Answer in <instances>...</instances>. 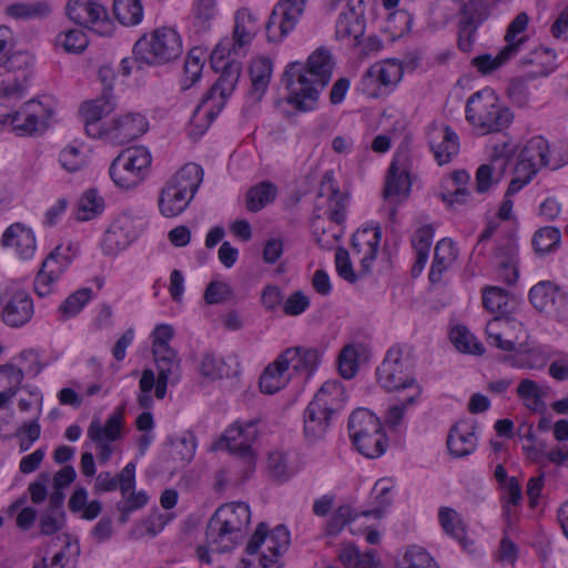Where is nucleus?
<instances>
[{
  "mask_svg": "<svg viewBox=\"0 0 568 568\" xmlns=\"http://www.w3.org/2000/svg\"><path fill=\"white\" fill-rule=\"evenodd\" d=\"M333 69V57L323 47L316 49L305 63H288L282 75V82L288 91L286 102L297 111H313L322 90L331 81Z\"/></svg>",
  "mask_w": 568,
  "mask_h": 568,
  "instance_id": "1",
  "label": "nucleus"
},
{
  "mask_svg": "<svg viewBox=\"0 0 568 568\" xmlns=\"http://www.w3.org/2000/svg\"><path fill=\"white\" fill-rule=\"evenodd\" d=\"M250 520L251 510L245 503H233L219 507L206 525L207 546L217 552L232 550L237 545Z\"/></svg>",
  "mask_w": 568,
  "mask_h": 568,
  "instance_id": "2",
  "label": "nucleus"
},
{
  "mask_svg": "<svg viewBox=\"0 0 568 568\" xmlns=\"http://www.w3.org/2000/svg\"><path fill=\"white\" fill-rule=\"evenodd\" d=\"M417 357L415 348L408 344L393 345L376 369L379 385L387 392L416 386L414 377Z\"/></svg>",
  "mask_w": 568,
  "mask_h": 568,
  "instance_id": "3",
  "label": "nucleus"
},
{
  "mask_svg": "<svg viewBox=\"0 0 568 568\" xmlns=\"http://www.w3.org/2000/svg\"><path fill=\"white\" fill-rule=\"evenodd\" d=\"M182 52L181 36L170 27H161L143 34L133 45L135 59L148 65L170 63L180 58Z\"/></svg>",
  "mask_w": 568,
  "mask_h": 568,
  "instance_id": "4",
  "label": "nucleus"
},
{
  "mask_svg": "<svg viewBox=\"0 0 568 568\" xmlns=\"http://www.w3.org/2000/svg\"><path fill=\"white\" fill-rule=\"evenodd\" d=\"M343 394L337 381L325 382L304 410V435L310 443L317 442L327 433L335 413V402Z\"/></svg>",
  "mask_w": 568,
  "mask_h": 568,
  "instance_id": "5",
  "label": "nucleus"
},
{
  "mask_svg": "<svg viewBox=\"0 0 568 568\" xmlns=\"http://www.w3.org/2000/svg\"><path fill=\"white\" fill-rule=\"evenodd\" d=\"M513 119L510 109L499 105L497 95L490 89L477 91L467 100L466 120L484 134L504 130Z\"/></svg>",
  "mask_w": 568,
  "mask_h": 568,
  "instance_id": "6",
  "label": "nucleus"
},
{
  "mask_svg": "<svg viewBox=\"0 0 568 568\" xmlns=\"http://www.w3.org/2000/svg\"><path fill=\"white\" fill-rule=\"evenodd\" d=\"M347 428L356 449L367 458L383 455L387 446V437L379 418L366 408L354 410Z\"/></svg>",
  "mask_w": 568,
  "mask_h": 568,
  "instance_id": "7",
  "label": "nucleus"
},
{
  "mask_svg": "<svg viewBox=\"0 0 568 568\" xmlns=\"http://www.w3.org/2000/svg\"><path fill=\"white\" fill-rule=\"evenodd\" d=\"M221 62H223L221 65V75L203 95L200 104L194 111V116H197L201 110L206 108L205 116L207 118V123L205 129L216 119L221 110L224 108L226 99L234 91L242 71V64L239 61H224V59L216 60L215 63L212 61L215 69H217V64Z\"/></svg>",
  "mask_w": 568,
  "mask_h": 568,
  "instance_id": "8",
  "label": "nucleus"
},
{
  "mask_svg": "<svg viewBox=\"0 0 568 568\" xmlns=\"http://www.w3.org/2000/svg\"><path fill=\"white\" fill-rule=\"evenodd\" d=\"M151 160L150 152L143 146L126 149L112 161L110 176L121 189L135 187L148 175Z\"/></svg>",
  "mask_w": 568,
  "mask_h": 568,
  "instance_id": "9",
  "label": "nucleus"
},
{
  "mask_svg": "<svg viewBox=\"0 0 568 568\" xmlns=\"http://www.w3.org/2000/svg\"><path fill=\"white\" fill-rule=\"evenodd\" d=\"M54 109L49 98L31 99L12 113H0L4 123H10L18 135H33L43 132L53 115Z\"/></svg>",
  "mask_w": 568,
  "mask_h": 568,
  "instance_id": "10",
  "label": "nucleus"
},
{
  "mask_svg": "<svg viewBox=\"0 0 568 568\" xmlns=\"http://www.w3.org/2000/svg\"><path fill=\"white\" fill-rule=\"evenodd\" d=\"M402 77L403 68L396 60L376 62L364 72L357 90L367 98L377 99L393 91Z\"/></svg>",
  "mask_w": 568,
  "mask_h": 568,
  "instance_id": "11",
  "label": "nucleus"
},
{
  "mask_svg": "<svg viewBox=\"0 0 568 568\" xmlns=\"http://www.w3.org/2000/svg\"><path fill=\"white\" fill-rule=\"evenodd\" d=\"M257 424L258 419L256 418L247 422L236 420L223 434L227 449L230 453L239 455L240 463L246 473H252L255 467V457L251 446L257 438Z\"/></svg>",
  "mask_w": 568,
  "mask_h": 568,
  "instance_id": "12",
  "label": "nucleus"
},
{
  "mask_svg": "<svg viewBox=\"0 0 568 568\" xmlns=\"http://www.w3.org/2000/svg\"><path fill=\"white\" fill-rule=\"evenodd\" d=\"M307 0H278L265 24L268 42H282L296 27Z\"/></svg>",
  "mask_w": 568,
  "mask_h": 568,
  "instance_id": "13",
  "label": "nucleus"
},
{
  "mask_svg": "<svg viewBox=\"0 0 568 568\" xmlns=\"http://www.w3.org/2000/svg\"><path fill=\"white\" fill-rule=\"evenodd\" d=\"M233 40L221 41L213 50L212 60H223L225 52H236L237 49L250 44L260 31L258 19L248 8H241L234 18Z\"/></svg>",
  "mask_w": 568,
  "mask_h": 568,
  "instance_id": "14",
  "label": "nucleus"
},
{
  "mask_svg": "<svg viewBox=\"0 0 568 568\" xmlns=\"http://www.w3.org/2000/svg\"><path fill=\"white\" fill-rule=\"evenodd\" d=\"M568 162V148H566V159L556 161L551 164L549 143L542 136H534L524 145L518 155V161L515 166L518 171L531 175H536L541 168L551 166L556 170Z\"/></svg>",
  "mask_w": 568,
  "mask_h": 568,
  "instance_id": "15",
  "label": "nucleus"
},
{
  "mask_svg": "<svg viewBox=\"0 0 568 568\" xmlns=\"http://www.w3.org/2000/svg\"><path fill=\"white\" fill-rule=\"evenodd\" d=\"M488 16V6L481 0H470L460 9L457 47L462 52L473 50L478 27Z\"/></svg>",
  "mask_w": 568,
  "mask_h": 568,
  "instance_id": "16",
  "label": "nucleus"
},
{
  "mask_svg": "<svg viewBox=\"0 0 568 568\" xmlns=\"http://www.w3.org/2000/svg\"><path fill=\"white\" fill-rule=\"evenodd\" d=\"M138 221L129 213L119 214L103 234L101 248L105 255H115L139 235Z\"/></svg>",
  "mask_w": 568,
  "mask_h": 568,
  "instance_id": "17",
  "label": "nucleus"
},
{
  "mask_svg": "<svg viewBox=\"0 0 568 568\" xmlns=\"http://www.w3.org/2000/svg\"><path fill=\"white\" fill-rule=\"evenodd\" d=\"M148 130V121L140 113H126L114 118L105 128L100 140L113 145H123L140 138Z\"/></svg>",
  "mask_w": 568,
  "mask_h": 568,
  "instance_id": "18",
  "label": "nucleus"
},
{
  "mask_svg": "<svg viewBox=\"0 0 568 568\" xmlns=\"http://www.w3.org/2000/svg\"><path fill=\"white\" fill-rule=\"evenodd\" d=\"M115 109L114 97L101 94L97 99L84 101L80 106V116L88 136L100 139L108 124L101 120Z\"/></svg>",
  "mask_w": 568,
  "mask_h": 568,
  "instance_id": "19",
  "label": "nucleus"
},
{
  "mask_svg": "<svg viewBox=\"0 0 568 568\" xmlns=\"http://www.w3.org/2000/svg\"><path fill=\"white\" fill-rule=\"evenodd\" d=\"M60 250L61 246H57L49 253L34 278V292L40 297H45L53 292L54 283L71 264L70 257L62 255Z\"/></svg>",
  "mask_w": 568,
  "mask_h": 568,
  "instance_id": "20",
  "label": "nucleus"
},
{
  "mask_svg": "<svg viewBox=\"0 0 568 568\" xmlns=\"http://www.w3.org/2000/svg\"><path fill=\"white\" fill-rule=\"evenodd\" d=\"M529 302L540 313L556 314L568 304L567 294L554 282L541 281L529 290Z\"/></svg>",
  "mask_w": 568,
  "mask_h": 568,
  "instance_id": "21",
  "label": "nucleus"
},
{
  "mask_svg": "<svg viewBox=\"0 0 568 568\" xmlns=\"http://www.w3.org/2000/svg\"><path fill=\"white\" fill-rule=\"evenodd\" d=\"M477 423L474 419L457 422L449 430L447 447L456 458H463L473 454L477 447Z\"/></svg>",
  "mask_w": 568,
  "mask_h": 568,
  "instance_id": "22",
  "label": "nucleus"
},
{
  "mask_svg": "<svg viewBox=\"0 0 568 568\" xmlns=\"http://www.w3.org/2000/svg\"><path fill=\"white\" fill-rule=\"evenodd\" d=\"M428 143L439 165L450 162L459 151L458 135L448 125L430 128Z\"/></svg>",
  "mask_w": 568,
  "mask_h": 568,
  "instance_id": "23",
  "label": "nucleus"
},
{
  "mask_svg": "<svg viewBox=\"0 0 568 568\" xmlns=\"http://www.w3.org/2000/svg\"><path fill=\"white\" fill-rule=\"evenodd\" d=\"M406 162V155H396L392 161L383 190V196L385 200L400 195L407 197L410 192L412 183Z\"/></svg>",
  "mask_w": 568,
  "mask_h": 568,
  "instance_id": "24",
  "label": "nucleus"
},
{
  "mask_svg": "<svg viewBox=\"0 0 568 568\" xmlns=\"http://www.w3.org/2000/svg\"><path fill=\"white\" fill-rule=\"evenodd\" d=\"M382 231L376 229H364L357 231L352 237V248L356 254H362L361 273L367 274L371 271L373 262L376 260Z\"/></svg>",
  "mask_w": 568,
  "mask_h": 568,
  "instance_id": "25",
  "label": "nucleus"
},
{
  "mask_svg": "<svg viewBox=\"0 0 568 568\" xmlns=\"http://www.w3.org/2000/svg\"><path fill=\"white\" fill-rule=\"evenodd\" d=\"M2 246L12 247L23 260L31 258L36 252V236L30 227L22 223L11 224L1 239Z\"/></svg>",
  "mask_w": 568,
  "mask_h": 568,
  "instance_id": "26",
  "label": "nucleus"
},
{
  "mask_svg": "<svg viewBox=\"0 0 568 568\" xmlns=\"http://www.w3.org/2000/svg\"><path fill=\"white\" fill-rule=\"evenodd\" d=\"M34 312L33 301L26 292H17L11 296L2 310L3 322L11 327L27 324Z\"/></svg>",
  "mask_w": 568,
  "mask_h": 568,
  "instance_id": "27",
  "label": "nucleus"
},
{
  "mask_svg": "<svg viewBox=\"0 0 568 568\" xmlns=\"http://www.w3.org/2000/svg\"><path fill=\"white\" fill-rule=\"evenodd\" d=\"M124 406L115 408L108 417L104 425L99 417H93L88 427V437L93 444H100L101 440L115 442L121 437L123 427Z\"/></svg>",
  "mask_w": 568,
  "mask_h": 568,
  "instance_id": "28",
  "label": "nucleus"
},
{
  "mask_svg": "<svg viewBox=\"0 0 568 568\" xmlns=\"http://www.w3.org/2000/svg\"><path fill=\"white\" fill-rule=\"evenodd\" d=\"M556 57L552 49L538 47L520 60V65L527 69L526 77L529 79L546 77L555 70Z\"/></svg>",
  "mask_w": 568,
  "mask_h": 568,
  "instance_id": "29",
  "label": "nucleus"
},
{
  "mask_svg": "<svg viewBox=\"0 0 568 568\" xmlns=\"http://www.w3.org/2000/svg\"><path fill=\"white\" fill-rule=\"evenodd\" d=\"M65 11L80 26L95 24L108 19L106 9L92 0H69Z\"/></svg>",
  "mask_w": 568,
  "mask_h": 568,
  "instance_id": "30",
  "label": "nucleus"
},
{
  "mask_svg": "<svg viewBox=\"0 0 568 568\" xmlns=\"http://www.w3.org/2000/svg\"><path fill=\"white\" fill-rule=\"evenodd\" d=\"M438 520L448 536L456 539L465 550L469 552L474 551V541L467 537L466 525L455 509L440 507L438 510Z\"/></svg>",
  "mask_w": 568,
  "mask_h": 568,
  "instance_id": "31",
  "label": "nucleus"
},
{
  "mask_svg": "<svg viewBox=\"0 0 568 568\" xmlns=\"http://www.w3.org/2000/svg\"><path fill=\"white\" fill-rule=\"evenodd\" d=\"M193 197L190 194L176 190L165 183L160 192L158 205L160 213L165 217H174L182 214L190 205Z\"/></svg>",
  "mask_w": 568,
  "mask_h": 568,
  "instance_id": "32",
  "label": "nucleus"
},
{
  "mask_svg": "<svg viewBox=\"0 0 568 568\" xmlns=\"http://www.w3.org/2000/svg\"><path fill=\"white\" fill-rule=\"evenodd\" d=\"M327 189L328 196V219L331 222L339 225L345 221V210L347 195L338 190V187L334 183L333 173L326 172L322 185L320 195H323L325 190Z\"/></svg>",
  "mask_w": 568,
  "mask_h": 568,
  "instance_id": "33",
  "label": "nucleus"
},
{
  "mask_svg": "<svg viewBox=\"0 0 568 568\" xmlns=\"http://www.w3.org/2000/svg\"><path fill=\"white\" fill-rule=\"evenodd\" d=\"M216 17V0H194L190 16L193 33L204 34L210 32Z\"/></svg>",
  "mask_w": 568,
  "mask_h": 568,
  "instance_id": "34",
  "label": "nucleus"
},
{
  "mask_svg": "<svg viewBox=\"0 0 568 568\" xmlns=\"http://www.w3.org/2000/svg\"><path fill=\"white\" fill-rule=\"evenodd\" d=\"M203 169L196 163H187L182 166L166 183L176 190L190 194L194 197L202 181Z\"/></svg>",
  "mask_w": 568,
  "mask_h": 568,
  "instance_id": "35",
  "label": "nucleus"
},
{
  "mask_svg": "<svg viewBox=\"0 0 568 568\" xmlns=\"http://www.w3.org/2000/svg\"><path fill=\"white\" fill-rule=\"evenodd\" d=\"M507 159L503 156H494L491 163L481 164L475 175L476 191L480 194H485L494 185L498 184L507 166Z\"/></svg>",
  "mask_w": 568,
  "mask_h": 568,
  "instance_id": "36",
  "label": "nucleus"
},
{
  "mask_svg": "<svg viewBox=\"0 0 568 568\" xmlns=\"http://www.w3.org/2000/svg\"><path fill=\"white\" fill-rule=\"evenodd\" d=\"M291 544V534L286 526L277 525L270 535L267 534V550L271 555L262 554L260 565L262 568H268L276 558L287 551Z\"/></svg>",
  "mask_w": 568,
  "mask_h": 568,
  "instance_id": "37",
  "label": "nucleus"
},
{
  "mask_svg": "<svg viewBox=\"0 0 568 568\" xmlns=\"http://www.w3.org/2000/svg\"><path fill=\"white\" fill-rule=\"evenodd\" d=\"M272 62L266 58H260L254 60L248 69L252 89L250 94L260 101L267 90L271 77H272Z\"/></svg>",
  "mask_w": 568,
  "mask_h": 568,
  "instance_id": "38",
  "label": "nucleus"
},
{
  "mask_svg": "<svg viewBox=\"0 0 568 568\" xmlns=\"http://www.w3.org/2000/svg\"><path fill=\"white\" fill-rule=\"evenodd\" d=\"M515 300L508 291L499 286H489L483 291V304L486 310L506 321V315L511 312Z\"/></svg>",
  "mask_w": 568,
  "mask_h": 568,
  "instance_id": "39",
  "label": "nucleus"
},
{
  "mask_svg": "<svg viewBox=\"0 0 568 568\" xmlns=\"http://www.w3.org/2000/svg\"><path fill=\"white\" fill-rule=\"evenodd\" d=\"M169 455L173 460L191 462L195 455L196 437L192 432H183L169 438Z\"/></svg>",
  "mask_w": 568,
  "mask_h": 568,
  "instance_id": "40",
  "label": "nucleus"
},
{
  "mask_svg": "<svg viewBox=\"0 0 568 568\" xmlns=\"http://www.w3.org/2000/svg\"><path fill=\"white\" fill-rule=\"evenodd\" d=\"M516 55L514 44L505 45L496 57L489 53L480 54L471 59L470 64L481 74H489L500 68Z\"/></svg>",
  "mask_w": 568,
  "mask_h": 568,
  "instance_id": "41",
  "label": "nucleus"
},
{
  "mask_svg": "<svg viewBox=\"0 0 568 568\" xmlns=\"http://www.w3.org/2000/svg\"><path fill=\"white\" fill-rule=\"evenodd\" d=\"M158 368V377H165L171 384L179 382L181 376V361L174 349L153 353Z\"/></svg>",
  "mask_w": 568,
  "mask_h": 568,
  "instance_id": "42",
  "label": "nucleus"
},
{
  "mask_svg": "<svg viewBox=\"0 0 568 568\" xmlns=\"http://www.w3.org/2000/svg\"><path fill=\"white\" fill-rule=\"evenodd\" d=\"M115 19L123 26L139 24L143 19V7L140 0H113Z\"/></svg>",
  "mask_w": 568,
  "mask_h": 568,
  "instance_id": "43",
  "label": "nucleus"
},
{
  "mask_svg": "<svg viewBox=\"0 0 568 568\" xmlns=\"http://www.w3.org/2000/svg\"><path fill=\"white\" fill-rule=\"evenodd\" d=\"M104 210V200L95 189L85 191L79 199L75 219L84 222L100 215Z\"/></svg>",
  "mask_w": 568,
  "mask_h": 568,
  "instance_id": "44",
  "label": "nucleus"
},
{
  "mask_svg": "<svg viewBox=\"0 0 568 568\" xmlns=\"http://www.w3.org/2000/svg\"><path fill=\"white\" fill-rule=\"evenodd\" d=\"M0 64L8 73L18 74V77L27 75V83L32 77L33 58L27 51L11 52L4 55Z\"/></svg>",
  "mask_w": 568,
  "mask_h": 568,
  "instance_id": "45",
  "label": "nucleus"
},
{
  "mask_svg": "<svg viewBox=\"0 0 568 568\" xmlns=\"http://www.w3.org/2000/svg\"><path fill=\"white\" fill-rule=\"evenodd\" d=\"M276 197V186L272 182H262L252 186L246 193V209L258 212Z\"/></svg>",
  "mask_w": 568,
  "mask_h": 568,
  "instance_id": "46",
  "label": "nucleus"
},
{
  "mask_svg": "<svg viewBox=\"0 0 568 568\" xmlns=\"http://www.w3.org/2000/svg\"><path fill=\"white\" fill-rule=\"evenodd\" d=\"M6 13L14 19H34L44 18L51 13V7L48 2H18L6 8Z\"/></svg>",
  "mask_w": 568,
  "mask_h": 568,
  "instance_id": "47",
  "label": "nucleus"
},
{
  "mask_svg": "<svg viewBox=\"0 0 568 568\" xmlns=\"http://www.w3.org/2000/svg\"><path fill=\"white\" fill-rule=\"evenodd\" d=\"M91 298L92 290L89 287L80 288L69 295L58 308L61 320L65 321L79 314Z\"/></svg>",
  "mask_w": 568,
  "mask_h": 568,
  "instance_id": "48",
  "label": "nucleus"
},
{
  "mask_svg": "<svg viewBox=\"0 0 568 568\" xmlns=\"http://www.w3.org/2000/svg\"><path fill=\"white\" fill-rule=\"evenodd\" d=\"M358 516L359 514L355 513L348 504L339 505L325 525V535L331 537L337 536L346 525L354 521Z\"/></svg>",
  "mask_w": 568,
  "mask_h": 568,
  "instance_id": "49",
  "label": "nucleus"
},
{
  "mask_svg": "<svg viewBox=\"0 0 568 568\" xmlns=\"http://www.w3.org/2000/svg\"><path fill=\"white\" fill-rule=\"evenodd\" d=\"M560 239L561 234L559 229L555 226H545L536 231L532 237V245L538 254L545 255L558 248Z\"/></svg>",
  "mask_w": 568,
  "mask_h": 568,
  "instance_id": "50",
  "label": "nucleus"
},
{
  "mask_svg": "<svg viewBox=\"0 0 568 568\" xmlns=\"http://www.w3.org/2000/svg\"><path fill=\"white\" fill-rule=\"evenodd\" d=\"M285 373L286 372L282 369V367L276 365L275 359L264 369L260 377L258 386L261 392L272 395L282 389L287 382L284 376Z\"/></svg>",
  "mask_w": 568,
  "mask_h": 568,
  "instance_id": "51",
  "label": "nucleus"
},
{
  "mask_svg": "<svg viewBox=\"0 0 568 568\" xmlns=\"http://www.w3.org/2000/svg\"><path fill=\"white\" fill-rule=\"evenodd\" d=\"M397 568H439L433 557L422 547L410 546Z\"/></svg>",
  "mask_w": 568,
  "mask_h": 568,
  "instance_id": "52",
  "label": "nucleus"
},
{
  "mask_svg": "<svg viewBox=\"0 0 568 568\" xmlns=\"http://www.w3.org/2000/svg\"><path fill=\"white\" fill-rule=\"evenodd\" d=\"M450 339L460 352L474 355H481L484 353L483 344L478 343L476 337L465 326H456L453 328Z\"/></svg>",
  "mask_w": 568,
  "mask_h": 568,
  "instance_id": "53",
  "label": "nucleus"
},
{
  "mask_svg": "<svg viewBox=\"0 0 568 568\" xmlns=\"http://www.w3.org/2000/svg\"><path fill=\"white\" fill-rule=\"evenodd\" d=\"M517 395L523 399L526 406L532 410L544 407L542 393L537 383L529 378L520 381L517 387Z\"/></svg>",
  "mask_w": 568,
  "mask_h": 568,
  "instance_id": "54",
  "label": "nucleus"
},
{
  "mask_svg": "<svg viewBox=\"0 0 568 568\" xmlns=\"http://www.w3.org/2000/svg\"><path fill=\"white\" fill-rule=\"evenodd\" d=\"M313 237L322 250H332L341 237V232H335L332 227H326L324 221L320 216H315L312 221Z\"/></svg>",
  "mask_w": 568,
  "mask_h": 568,
  "instance_id": "55",
  "label": "nucleus"
},
{
  "mask_svg": "<svg viewBox=\"0 0 568 568\" xmlns=\"http://www.w3.org/2000/svg\"><path fill=\"white\" fill-rule=\"evenodd\" d=\"M527 77H517L510 80L507 88V97L518 108H527L530 101V91Z\"/></svg>",
  "mask_w": 568,
  "mask_h": 568,
  "instance_id": "56",
  "label": "nucleus"
},
{
  "mask_svg": "<svg viewBox=\"0 0 568 568\" xmlns=\"http://www.w3.org/2000/svg\"><path fill=\"white\" fill-rule=\"evenodd\" d=\"M27 87V75L11 74L0 67V98L19 95Z\"/></svg>",
  "mask_w": 568,
  "mask_h": 568,
  "instance_id": "57",
  "label": "nucleus"
},
{
  "mask_svg": "<svg viewBox=\"0 0 568 568\" xmlns=\"http://www.w3.org/2000/svg\"><path fill=\"white\" fill-rule=\"evenodd\" d=\"M358 353L354 345H346L337 358L338 372L343 378H353L358 371Z\"/></svg>",
  "mask_w": 568,
  "mask_h": 568,
  "instance_id": "58",
  "label": "nucleus"
},
{
  "mask_svg": "<svg viewBox=\"0 0 568 568\" xmlns=\"http://www.w3.org/2000/svg\"><path fill=\"white\" fill-rule=\"evenodd\" d=\"M65 525V513L45 508L39 518L40 532L51 536L60 531Z\"/></svg>",
  "mask_w": 568,
  "mask_h": 568,
  "instance_id": "59",
  "label": "nucleus"
},
{
  "mask_svg": "<svg viewBox=\"0 0 568 568\" xmlns=\"http://www.w3.org/2000/svg\"><path fill=\"white\" fill-rule=\"evenodd\" d=\"M58 42L69 53L82 52L89 43L87 34L80 29H72L65 33H61L58 37Z\"/></svg>",
  "mask_w": 568,
  "mask_h": 568,
  "instance_id": "60",
  "label": "nucleus"
},
{
  "mask_svg": "<svg viewBox=\"0 0 568 568\" xmlns=\"http://www.w3.org/2000/svg\"><path fill=\"white\" fill-rule=\"evenodd\" d=\"M518 246L514 239L506 237L495 248V258L498 265L518 264Z\"/></svg>",
  "mask_w": 568,
  "mask_h": 568,
  "instance_id": "61",
  "label": "nucleus"
},
{
  "mask_svg": "<svg viewBox=\"0 0 568 568\" xmlns=\"http://www.w3.org/2000/svg\"><path fill=\"white\" fill-rule=\"evenodd\" d=\"M59 162L68 172H77L87 164L85 155L75 146L69 145L59 154Z\"/></svg>",
  "mask_w": 568,
  "mask_h": 568,
  "instance_id": "62",
  "label": "nucleus"
},
{
  "mask_svg": "<svg viewBox=\"0 0 568 568\" xmlns=\"http://www.w3.org/2000/svg\"><path fill=\"white\" fill-rule=\"evenodd\" d=\"M267 469L273 478L278 481H285L293 471L288 468L286 456L281 452H273L267 458Z\"/></svg>",
  "mask_w": 568,
  "mask_h": 568,
  "instance_id": "63",
  "label": "nucleus"
},
{
  "mask_svg": "<svg viewBox=\"0 0 568 568\" xmlns=\"http://www.w3.org/2000/svg\"><path fill=\"white\" fill-rule=\"evenodd\" d=\"M458 255L455 243L450 239H442L437 242L434 250L433 263L450 267Z\"/></svg>",
  "mask_w": 568,
  "mask_h": 568,
  "instance_id": "64",
  "label": "nucleus"
}]
</instances>
